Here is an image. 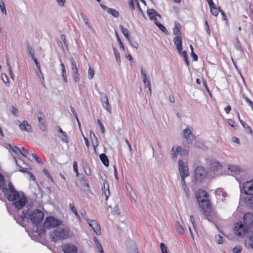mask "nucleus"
<instances>
[{"mask_svg":"<svg viewBox=\"0 0 253 253\" xmlns=\"http://www.w3.org/2000/svg\"><path fill=\"white\" fill-rule=\"evenodd\" d=\"M222 167L221 164L217 161H214L211 162L210 169L211 171L215 172L217 171L219 169H220Z\"/></svg>","mask_w":253,"mask_h":253,"instance_id":"nucleus-23","label":"nucleus"},{"mask_svg":"<svg viewBox=\"0 0 253 253\" xmlns=\"http://www.w3.org/2000/svg\"><path fill=\"white\" fill-rule=\"evenodd\" d=\"M215 238L217 243L218 244H222L224 243V242L223 238L221 235H217L215 236Z\"/></svg>","mask_w":253,"mask_h":253,"instance_id":"nucleus-53","label":"nucleus"},{"mask_svg":"<svg viewBox=\"0 0 253 253\" xmlns=\"http://www.w3.org/2000/svg\"><path fill=\"white\" fill-rule=\"evenodd\" d=\"M73 169L74 171L76 172V176L79 177L81 176V174L78 171V163L76 161H74L73 162Z\"/></svg>","mask_w":253,"mask_h":253,"instance_id":"nucleus-47","label":"nucleus"},{"mask_svg":"<svg viewBox=\"0 0 253 253\" xmlns=\"http://www.w3.org/2000/svg\"><path fill=\"white\" fill-rule=\"evenodd\" d=\"M15 162L17 165V166L19 167H20L21 169L18 170L19 171L27 173V174H31V172L27 170V169H28L27 168H22L21 165L19 163V162L17 161V160L16 158H14Z\"/></svg>","mask_w":253,"mask_h":253,"instance_id":"nucleus-35","label":"nucleus"},{"mask_svg":"<svg viewBox=\"0 0 253 253\" xmlns=\"http://www.w3.org/2000/svg\"><path fill=\"white\" fill-rule=\"evenodd\" d=\"M210 8L211 14L215 16H217L218 14V11L215 5H214V6H211Z\"/></svg>","mask_w":253,"mask_h":253,"instance_id":"nucleus-45","label":"nucleus"},{"mask_svg":"<svg viewBox=\"0 0 253 253\" xmlns=\"http://www.w3.org/2000/svg\"><path fill=\"white\" fill-rule=\"evenodd\" d=\"M241 193L240 200H243L246 205L250 209H253V195H243Z\"/></svg>","mask_w":253,"mask_h":253,"instance_id":"nucleus-14","label":"nucleus"},{"mask_svg":"<svg viewBox=\"0 0 253 253\" xmlns=\"http://www.w3.org/2000/svg\"><path fill=\"white\" fill-rule=\"evenodd\" d=\"M36 226L37 232L38 233L39 236L42 237V235L45 234V230L47 229V228L44 225V223H43V225L42 226H41L40 227L39 225Z\"/></svg>","mask_w":253,"mask_h":253,"instance_id":"nucleus-31","label":"nucleus"},{"mask_svg":"<svg viewBox=\"0 0 253 253\" xmlns=\"http://www.w3.org/2000/svg\"><path fill=\"white\" fill-rule=\"evenodd\" d=\"M58 137L64 143L67 144L69 143L68 136L66 132H64L58 135Z\"/></svg>","mask_w":253,"mask_h":253,"instance_id":"nucleus-36","label":"nucleus"},{"mask_svg":"<svg viewBox=\"0 0 253 253\" xmlns=\"http://www.w3.org/2000/svg\"><path fill=\"white\" fill-rule=\"evenodd\" d=\"M11 113L15 117H18L19 116V110L14 106H12Z\"/></svg>","mask_w":253,"mask_h":253,"instance_id":"nucleus-63","label":"nucleus"},{"mask_svg":"<svg viewBox=\"0 0 253 253\" xmlns=\"http://www.w3.org/2000/svg\"><path fill=\"white\" fill-rule=\"evenodd\" d=\"M243 127L244 128L245 130L246 133H247L248 134H253V131L252 129L246 123L245 124V126H243Z\"/></svg>","mask_w":253,"mask_h":253,"instance_id":"nucleus-46","label":"nucleus"},{"mask_svg":"<svg viewBox=\"0 0 253 253\" xmlns=\"http://www.w3.org/2000/svg\"><path fill=\"white\" fill-rule=\"evenodd\" d=\"M182 147L180 146H177L174 149V147H172L170 151L172 159L173 161H175L177 159V155L179 154L181 156H182V153H181Z\"/></svg>","mask_w":253,"mask_h":253,"instance_id":"nucleus-21","label":"nucleus"},{"mask_svg":"<svg viewBox=\"0 0 253 253\" xmlns=\"http://www.w3.org/2000/svg\"><path fill=\"white\" fill-rule=\"evenodd\" d=\"M93 135L94 137L95 142H94L93 140H92V145L94 148V151H95V148H96L97 146H98L99 142L97 138L95 135L94 133H93Z\"/></svg>","mask_w":253,"mask_h":253,"instance_id":"nucleus-56","label":"nucleus"},{"mask_svg":"<svg viewBox=\"0 0 253 253\" xmlns=\"http://www.w3.org/2000/svg\"><path fill=\"white\" fill-rule=\"evenodd\" d=\"M248 240L251 243H248V241L247 240H246L245 242L246 247L247 248L251 247L253 250V239Z\"/></svg>","mask_w":253,"mask_h":253,"instance_id":"nucleus-59","label":"nucleus"},{"mask_svg":"<svg viewBox=\"0 0 253 253\" xmlns=\"http://www.w3.org/2000/svg\"><path fill=\"white\" fill-rule=\"evenodd\" d=\"M207 172L204 167L198 166L194 170V178L192 182L197 184V182L202 183L203 180L206 177Z\"/></svg>","mask_w":253,"mask_h":253,"instance_id":"nucleus-5","label":"nucleus"},{"mask_svg":"<svg viewBox=\"0 0 253 253\" xmlns=\"http://www.w3.org/2000/svg\"><path fill=\"white\" fill-rule=\"evenodd\" d=\"M175 227L177 232L180 234L184 233V229L178 221L175 223Z\"/></svg>","mask_w":253,"mask_h":253,"instance_id":"nucleus-37","label":"nucleus"},{"mask_svg":"<svg viewBox=\"0 0 253 253\" xmlns=\"http://www.w3.org/2000/svg\"><path fill=\"white\" fill-rule=\"evenodd\" d=\"M94 75V70L91 67L89 68L88 71V78L89 80H91L93 78Z\"/></svg>","mask_w":253,"mask_h":253,"instance_id":"nucleus-48","label":"nucleus"},{"mask_svg":"<svg viewBox=\"0 0 253 253\" xmlns=\"http://www.w3.org/2000/svg\"><path fill=\"white\" fill-rule=\"evenodd\" d=\"M250 229L243 222H237L234 226V232L235 234L240 237H243L248 233Z\"/></svg>","mask_w":253,"mask_h":253,"instance_id":"nucleus-6","label":"nucleus"},{"mask_svg":"<svg viewBox=\"0 0 253 253\" xmlns=\"http://www.w3.org/2000/svg\"><path fill=\"white\" fill-rule=\"evenodd\" d=\"M107 185V189L106 191H104L103 192V193L104 194L105 197H106V200L107 201L108 200V197L110 195V192L109 190V185L108 183H106Z\"/></svg>","mask_w":253,"mask_h":253,"instance_id":"nucleus-51","label":"nucleus"},{"mask_svg":"<svg viewBox=\"0 0 253 253\" xmlns=\"http://www.w3.org/2000/svg\"><path fill=\"white\" fill-rule=\"evenodd\" d=\"M79 180L83 190L87 191L90 190L89 183L83 174H81V176L79 177Z\"/></svg>","mask_w":253,"mask_h":253,"instance_id":"nucleus-18","label":"nucleus"},{"mask_svg":"<svg viewBox=\"0 0 253 253\" xmlns=\"http://www.w3.org/2000/svg\"><path fill=\"white\" fill-rule=\"evenodd\" d=\"M69 207H70V210L72 211L74 213V214L75 215V216L78 217V218H80V216L78 213V211L76 210V209L75 208V205L74 204V203H70L69 204Z\"/></svg>","mask_w":253,"mask_h":253,"instance_id":"nucleus-42","label":"nucleus"},{"mask_svg":"<svg viewBox=\"0 0 253 253\" xmlns=\"http://www.w3.org/2000/svg\"><path fill=\"white\" fill-rule=\"evenodd\" d=\"M62 223L61 220L57 219L54 216H48L46 217L44 224L47 229H50L53 227H58Z\"/></svg>","mask_w":253,"mask_h":253,"instance_id":"nucleus-8","label":"nucleus"},{"mask_svg":"<svg viewBox=\"0 0 253 253\" xmlns=\"http://www.w3.org/2000/svg\"><path fill=\"white\" fill-rule=\"evenodd\" d=\"M245 100L253 110V102L251 100H250L248 97L245 98Z\"/></svg>","mask_w":253,"mask_h":253,"instance_id":"nucleus-64","label":"nucleus"},{"mask_svg":"<svg viewBox=\"0 0 253 253\" xmlns=\"http://www.w3.org/2000/svg\"><path fill=\"white\" fill-rule=\"evenodd\" d=\"M60 62L61 63L60 66H61V71H62L61 76H62V78L63 79V81L65 83H67L68 82V78H67V74H66V68H65V66L64 63L62 62V59H61V58H60Z\"/></svg>","mask_w":253,"mask_h":253,"instance_id":"nucleus-26","label":"nucleus"},{"mask_svg":"<svg viewBox=\"0 0 253 253\" xmlns=\"http://www.w3.org/2000/svg\"><path fill=\"white\" fill-rule=\"evenodd\" d=\"M234 45H235V48L237 50L240 51V52H241L243 53H244V48H243V47L240 42L239 39L238 37H236L235 39Z\"/></svg>","mask_w":253,"mask_h":253,"instance_id":"nucleus-30","label":"nucleus"},{"mask_svg":"<svg viewBox=\"0 0 253 253\" xmlns=\"http://www.w3.org/2000/svg\"><path fill=\"white\" fill-rule=\"evenodd\" d=\"M107 13L111 14L112 16H113L115 18L119 17L120 15L118 11L112 8H110L108 9Z\"/></svg>","mask_w":253,"mask_h":253,"instance_id":"nucleus-38","label":"nucleus"},{"mask_svg":"<svg viewBox=\"0 0 253 253\" xmlns=\"http://www.w3.org/2000/svg\"><path fill=\"white\" fill-rule=\"evenodd\" d=\"M99 158L102 164L106 167L109 165V160L105 153L101 154L99 155Z\"/></svg>","mask_w":253,"mask_h":253,"instance_id":"nucleus-29","label":"nucleus"},{"mask_svg":"<svg viewBox=\"0 0 253 253\" xmlns=\"http://www.w3.org/2000/svg\"><path fill=\"white\" fill-rule=\"evenodd\" d=\"M232 62H233V65L235 67V68L236 69V71H237V72L239 73V74L240 75L242 79H243V81L245 82V80H244V78L243 77V76L241 74V70L240 69H239L236 62L234 61V60L232 59Z\"/></svg>","mask_w":253,"mask_h":253,"instance_id":"nucleus-57","label":"nucleus"},{"mask_svg":"<svg viewBox=\"0 0 253 253\" xmlns=\"http://www.w3.org/2000/svg\"><path fill=\"white\" fill-rule=\"evenodd\" d=\"M127 250L129 253H138V251L136 244L130 242L127 245Z\"/></svg>","mask_w":253,"mask_h":253,"instance_id":"nucleus-25","label":"nucleus"},{"mask_svg":"<svg viewBox=\"0 0 253 253\" xmlns=\"http://www.w3.org/2000/svg\"><path fill=\"white\" fill-rule=\"evenodd\" d=\"M97 124L99 125V126H100V130H101V132L102 133H104L105 132V127L104 126L103 124L102 123L101 121L99 119L97 120Z\"/></svg>","mask_w":253,"mask_h":253,"instance_id":"nucleus-61","label":"nucleus"},{"mask_svg":"<svg viewBox=\"0 0 253 253\" xmlns=\"http://www.w3.org/2000/svg\"><path fill=\"white\" fill-rule=\"evenodd\" d=\"M19 127L22 131H25L28 132H32L33 131L31 126L27 121H23L22 123L19 125Z\"/></svg>","mask_w":253,"mask_h":253,"instance_id":"nucleus-22","label":"nucleus"},{"mask_svg":"<svg viewBox=\"0 0 253 253\" xmlns=\"http://www.w3.org/2000/svg\"><path fill=\"white\" fill-rule=\"evenodd\" d=\"M180 55L183 58V60L186 65V66L188 67L189 66V61L188 59V56L187 55V51L186 50L182 51L180 52H178Z\"/></svg>","mask_w":253,"mask_h":253,"instance_id":"nucleus-32","label":"nucleus"},{"mask_svg":"<svg viewBox=\"0 0 253 253\" xmlns=\"http://www.w3.org/2000/svg\"><path fill=\"white\" fill-rule=\"evenodd\" d=\"M51 241L54 242L59 240H65L69 237V229L58 228L51 232Z\"/></svg>","mask_w":253,"mask_h":253,"instance_id":"nucleus-4","label":"nucleus"},{"mask_svg":"<svg viewBox=\"0 0 253 253\" xmlns=\"http://www.w3.org/2000/svg\"><path fill=\"white\" fill-rule=\"evenodd\" d=\"M155 24L163 33L167 35L169 34V32L167 30L166 28L162 24L158 22V20L155 22Z\"/></svg>","mask_w":253,"mask_h":253,"instance_id":"nucleus-34","label":"nucleus"},{"mask_svg":"<svg viewBox=\"0 0 253 253\" xmlns=\"http://www.w3.org/2000/svg\"><path fill=\"white\" fill-rule=\"evenodd\" d=\"M5 179L4 176L0 172V188L4 196L9 201L16 200L19 196V192L17 191L11 182H8L7 188L4 186Z\"/></svg>","mask_w":253,"mask_h":253,"instance_id":"nucleus-3","label":"nucleus"},{"mask_svg":"<svg viewBox=\"0 0 253 253\" xmlns=\"http://www.w3.org/2000/svg\"><path fill=\"white\" fill-rule=\"evenodd\" d=\"M61 39L63 41L64 44L65 45L66 47L67 48L68 47V42H67V41L66 40V38L65 35L64 34H61Z\"/></svg>","mask_w":253,"mask_h":253,"instance_id":"nucleus-62","label":"nucleus"},{"mask_svg":"<svg viewBox=\"0 0 253 253\" xmlns=\"http://www.w3.org/2000/svg\"><path fill=\"white\" fill-rule=\"evenodd\" d=\"M99 92V94L100 96V100L103 107L107 110L108 112H111L112 107L109 102V100L107 95L103 92Z\"/></svg>","mask_w":253,"mask_h":253,"instance_id":"nucleus-11","label":"nucleus"},{"mask_svg":"<svg viewBox=\"0 0 253 253\" xmlns=\"http://www.w3.org/2000/svg\"><path fill=\"white\" fill-rule=\"evenodd\" d=\"M32 156L38 164H43V162L42 161V160L38 156V155L36 153H33Z\"/></svg>","mask_w":253,"mask_h":253,"instance_id":"nucleus-58","label":"nucleus"},{"mask_svg":"<svg viewBox=\"0 0 253 253\" xmlns=\"http://www.w3.org/2000/svg\"><path fill=\"white\" fill-rule=\"evenodd\" d=\"M116 36L117 41L120 45V48L121 49H122L123 51H125V46H124L123 43L122 42V41L117 32H116Z\"/></svg>","mask_w":253,"mask_h":253,"instance_id":"nucleus-43","label":"nucleus"},{"mask_svg":"<svg viewBox=\"0 0 253 253\" xmlns=\"http://www.w3.org/2000/svg\"><path fill=\"white\" fill-rule=\"evenodd\" d=\"M147 13L151 20H153L154 22L157 20L156 17L161 18L162 16L154 9H149L147 10Z\"/></svg>","mask_w":253,"mask_h":253,"instance_id":"nucleus-17","label":"nucleus"},{"mask_svg":"<svg viewBox=\"0 0 253 253\" xmlns=\"http://www.w3.org/2000/svg\"><path fill=\"white\" fill-rule=\"evenodd\" d=\"M70 61L71 64L72 76L73 81L75 83L78 82L80 81V75L79 73L75 60L73 57H71L70 58Z\"/></svg>","mask_w":253,"mask_h":253,"instance_id":"nucleus-10","label":"nucleus"},{"mask_svg":"<svg viewBox=\"0 0 253 253\" xmlns=\"http://www.w3.org/2000/svg\"><path fill=\"white\" fill-rule=\"evenodd\" d=\"M227 123L228 125L233 127L234 129L237 130L238 129V126L235 124V122L234 120L232 119H228L227 120Z\"/></svg>","mask_w":253,"mask_h":253,"instance_id":"nucleus-44","label":"nucleus"},{"mask_svg":"<svg viewBox=\"0 0 253 253\" xmlns=\"http://www.w3.org/2000/svg\"><path fill=\"white\" fill-rule=\"evenodd\" d=\"M19 216L22 221H19L15 217L14 219L20 226L25 227V225L22 223V221H28L29 220H31L33 225L36 226L39 225L43 220L44 214L39 209H35L32 211L29 208L27 209H24Z\"/></svg>","mask_w":253,"mask_h":253,"instance_id":"nucleus-2","label":"nucleus"},{"mask_svg":"<svg viewBox=\"0 0 253 253\" xmlns=\"http://www.w3.org/2000/svg\"><path fill=\"white\" fill-rule=\"evenodd\" d=\"M113 51L115 55L116 61L117 63L120 65L121 63V57L118 50L115 48L113 47Z\"/></svg>","mask_w":253,"mask_h":253,"instance_id":"nucleus-41","label":"nucleus"},{"mask_svg":"<svg viewBox=\"0 0 253 253\" xmlns=\"http://www.w3.org/2000/svg\"><path fill=\"white\" fill-rule=\"evenodd\" d=\"M178 164L180 175L182 176V174H183L184 176H189V171L187 165L184 163L183 161L181 159L178 160Z\"/></svg>","mask_w":253,"mask_h":253,"instance_id":"nucleus-13","label":"nucleus"},{"mask_svg":"<svg viewBox=\"0 0 253 253\" xmlns=\"http://www.w3.org/2000/svg\"><path fill=\"white\" fill-rule=\"evenodd\" d=\"M79 13H80V14L84 22L85 25L87 26L89 29L92 30L93 29L92 26L88 22L87 17L85 15V14L84 13L83 11L80 10L79 11Z\"/></svg>","mask_w":253,"mask_h":253,"instance_id":"nucleus-28","label":"nucleus"},{"mask_svg":"<svg viewBox=\"0 0 253 253\" xmlns=\"http://www.w3.org/2000/svg\"><path fill=\"white\" fill-rule=\"evenodd\" d=\"M22 194V196L20 197V194L19 193V196L18 198H17L16 200L13 201V206L18 211L21 209H22L23 207H24L26 204L27 203V199L25 194L21 192Z\"/></svg>","mask_w":253,"mask_h":253,"instance_id":"nucleus-9","label":"nucleus"},{"mask_svg":"<svg viewBox=\"0 0 253 253\" xmlns=\"http://www.w3.org/2000/svg\"><path fill=\"white\" fill-rule=\"evenodd\" d=\"M64 253H78V248L71 244H64L62 247Z\"/></svg>","mask_w":253,"mask_h":253,"instance_id":"nucleus-15","label":"nucleus"},{"mask_svg":"<svg viewBox=\"0 0 253 253\" xmlns=\"http://www.w3.org/2000/svg\"><path fill=\"white\" fill-rule=\"evenodd\" d=\"M143 78V82L144 84L146 85V87H148L149 88V90L151 91V82L150 80L148 79L147 78V76L142 77Z\"/></svg>","mask_w":253,"mask_h":253,"instance_id":"nucleus-40","label":"nucleus"},{"mask_svg":"<svg viewBox=\"0 0 253 253\" xmlns=\"http://www.w3.org/2000/svg\"><path fill=\"white\" fill-rule=\"evenodd\" d=\"M205 29L206 30V32H207L208 35H209V36H211V32L210 26L208 23L207 20H206L205 21Z\"/></svg>","mask_w":253,"mask_h":253,"instance_id":"nucleus-60","label":"nucleus"},{"mask_svg":"<svg viewBox=\"0 0 253 253\" xmlns=\"http://www.w3.org/2000/svg\"><path fill=\"white\" fill-rule=\"evenodd\" d=\"M0 8L3 13L6 14V10L3 0H0Z\"/></svg>","mask_w":253,"mask_h":253,"instance_id":"nucleus-49","label":"nucleus"},{"mask_svg":"<svg viewBox=\"0 0 253 253\" xmlns=\"http://www.w3.org/2000/svg\"><path fill=\"white\" fill-rule=\"evenodd\" d=\"M119 28H120V30L121 31L122 33H123V34L126 38L127 41H130V34H129V31L127 30V29L125 28L122 24H120L119 25Z\"/></svg>","mask_w":253,"mask_h":253,"instance_id":"nucleus-27","label":"nucleus"},{"mask_svg":"<svg viewBox=\"0 0 253 253\" xmlns=\"http://www.w3.org/2000/svg\"><path fill=\"white\" fill-rule=\"evenodd\" d=\"M194 146L199 149H201L204 151H206L208 149V147L206 146L203 142L197 140L195 141Z\"/></svg>","mask_w":253,"mask_h":253,"instance_id":"nucleus-33","label":"nucleus"},{"mask_svg":"<svg viewBox=\"0 0 253 253\" xmlns=\"http://www.w3.org/2000/svg\"><path fill=\"white\" fill-rule=\"evenodd\" d=\"M160 248L162 253H169L168 248L164 243H161L160 244Z\"/></svg>","mask_w":253,"mask_h":253,"instance_id":"nucleus-52","label":"nucleus"},{"mask_svg":"<svg viewBox=\"0 0 253 253\" xmlns=\"http://www.w3.org/2000/svg\"><path fill=\"white\" fill-rule=\"evenodd\" d=\"M195 197L205 218L211 221L212 209V204L209 200V194L204 189H199L196 192Z\"/></svg>","mask_w":253,"mask_h":253,"instance_id":"nucleus-1","label":"nucleus"},{"mask_svg":"<svg viewBox=\"0 0 253 253\" xmlns=\"http://www.w3.org/2000/svg\"><path fill=\"white\" fill-rule=\"evenodd\" d=\"M244 223L250 229L253 227V213H246L244 216Z\"/></svg>","mask_w":253,"mask_h":253,"instance_id":"nucleus-16","label":"nucleus"},{"mask_svg":"<svg viewBox=\"0 0 253 253\" xmlns=\"http://www.w3.org/2000/svg\"><path fill=\"white\" fill-rule=\"evenodd\" d=\"M173 43L176 46L178 52H182V36H176L173 38Z\"/></svg>","mask_w":253,"mask_h":253,"instance_id":"nucleus-19","label":"nucleus"},{"mask_svg":"<svg viewBox=\"0 0 253 253\" xmlns=\"http://www.w3.org/2000/svg\"><path fill=\"white\" fill-rule=\"evenodd\" d=\"M242 250V248L241 246L238 245L236 246L235 247H234L233 250V253H241Z\"/></svg>","mask_w":253,"mask_h":253,"instance_id":"nucleus-54","label":"nucleus"},{"mask_svg":"<svg viewBox=\"0 0 253 253\" xmlns=\"http://www.w3.org/2000/svg\"><path fill=\"white\" fill-rule=\"evenodd\" d=\"M229 169L231 172H234L235 174H237L240 172V168L238 166H235L233 165H230L229 166Z\"/></svg>","mask_w":253,"mask_h":253,"instance_id":"nucleus-39","label":"nucleus"},{"mask_svg":"<svg viewBox=\"0 0 253 253\" xmlns=\"http://www.w3.org/2000/svg\"><path fill=\"white\" fill-rule=\"evenodd\" d=\"M241 194L245 195H253V179L243 182L240 185Z\"/></svg>","mask_w":253,"mask_h":253,"instance_id":"nucleus-7","label":"nucleus"},{"mask_svg":"<svg viewBox=\"0 0 253 253\" xmlns=\"http://www.w3.org/2000/svg\"><path fill=\"white\" fill-rule=\"evenodd\" d=\"M181 30V25L179 23L175 21L174 27L173 29V34L176 36H182Z\"/></svg>","mask_w":253,"mask_h":253,"instance_id":"nucleus-24","label":"nucleus"},{"mask_svg":"<svg viewBox=\"0 0 253 253\" xmlns=\"http://www.w3.org/2000/svg\"><path fill=\"white\" fill-rule=\"evenodd\" d=\"M183 133V137L186 140L189 139L190 141H192L196 139L195 135L192 133V131L188 128L184 129Z\"/></svg>","mask_w":253,"mask_h":253,"instance_id":"nucleus-20","label":"nucleus"},{"mask_svg":"<svg viewBox=\"0 0 253 253\" xmlns=\"http://www.w3.org/2000/svg\"><path fill=\"white\" fill-rule=\"evenodd\" d=\"M86 221L94 232L98 236L100 235L101 234V228L98 222L95 220L89 219H87Z\"/></svg>","mask_w":253,"mask_h":253,"instance_id":"nucleus-12","label":"nucleus"},{"mask_svg":"<svg viewBox=\"0 0 253 253\" xmlns=\"http://www.w3.org/2000/svg\"><path fill=\"white\" fill-rule=\"evenodd\" d=\"M83 168L84 169V172H85V173L88 175V176H90L91 175V169L88 167V166L87 165L86 166H84L83 167Z\"/></svg>","mask_w":253,"mask_h":253,"instance_id":"nucleus-55","label":"nucleus"},{"mask_svg":"<svg viewBox=\"0 0 253 253\" xmlns=\"http://www.w3.org/2000/svg\"><path fill=\"white\" fill-rule=\"evenodd\" d=\"M1 80L6 85L9 84V79L6 74H2L1 75Z\"/></svg>","mask_w":253,"mask_h":253,"instance_id":"nucleus-50","label":"nucleus"}]
</instances>
